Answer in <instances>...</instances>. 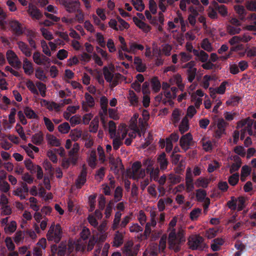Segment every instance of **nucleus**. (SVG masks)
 Returning a JSON list of instances; mask_svg holds the SVG:
<instances>
[{
    "instance_id": "27",
    "label": "nucleus",
    "mask_w": 256,
    "mask_h": 256,
    "mask_svg": "<svg viewBox=\"0 0 256 256\" xmlns=\"http://www.w3.org/2000/svg\"><path fill=\"white\" fill-rule=\"evenodd\" d=\"M217 2L214 1L209 6L208 9V15L212 19H216L218 18Z\"/></svg>"
},
{
    "instance_id": "16",
    "label": "nucleus",
    "mask_w": 256,
    "mask_h": 256,
    "mask_svg": "<svg viewBox=\"0 0 256 256\" xmlns=\"http://www.w3.org/2000/svg\"><path fill=\"white\" fill-rule=\"evenodd\" d=\"M186 190L189 192L193 190L194 186L193 184L192 175L190 168H188L186 170Z\"/></svg>"
},
{
    "instance_id": "8",
    "label": "nucleus",
    "mask_w": 256,
    "mask_h": 256,
    "mask_svg": "<svg viewBox=\"0 0 256 256\" xmlns=\"http://www.w3.org/2000/svg\"><path fill=\"white\" fill-rule=\"evenodd\" d=\"M59 3L64 6L66 11L75 12L80 8V2H73L71 0H58Z\"/></svg>"
},
{
    "instance_id": "35",
    "label": "nucleus",
    "mask_w": 256,
    "mask_h": 256,
    "mask_svg": "<svg viewBox=\"0 0 256 256\" xmlns=\"http://www.w3.org/2000/svg\"><path fill=\"white\" fill-rule=\"evenodd\" d=\"M48 144L53 146H58L60 145V141L56 136L52 134L46 136Z\"/></svg>"
},
{
    "instance_id": "62",
    "label": "nucleus",
    "mask_w": 256,
    "mask_h": 256,
    "mask_svg": "<svg viewBox=\"0 0 256 256\" xmlns=\"http://www.w3.org/2000/svg\"><path fill=\"white\" fill-rule=\"evenodd\" d=\"M26 85L32 93L36 95H38V94L36 86L32 80H28L26 82Z\"/></svg>"
},
{
    "instance_id": "15",
    "label": "nucleus",
    "mask_w": 256,
    "mask_h": 256,
    "mask_svg": "<svg viewBox=\"0 0 256 256\" xmlns=\"http://www.w3.org/2000/svg\"><path fill=\"white\" fill-rule=\"evenodd\" d=\"M192 143V137L190 133L183 136L180 139V146L184 150H186Z\"/></svg>"
},
{
    "instance_id": "34",
    "label": "nucleus",
    "mask_w": 256,
    "mask_h": 256,
    "mask_svg": "<svg viewBox=\"0 0 256 256\" xmlns=\"http://www.w3.org/2000/svg\"><path fill=\"white\" fill-rule=\"evenodd\" d=\"M22 68L25 74L27 75H31L34 72L32 64L26 58L24 59Z\"/></svg>"
},
{
    "instance_id": "43",
    "label": "nucleus",
    "mask_w": 256,
    "mask_h": 256,
    "mask_svg": "<svg viewBox=\"0 0 256 256\" xmlns=\"http://www.w3.org/2000/svg\"><path fill=\"white\" fill-rule=\"evenodd\" d=\"M108 130L110 138H114L116 134V124L112 121L110 120L108 123Z\"/></svg>"
},
{
    "instance_id": "18",
    "label": "nucleus",
    "mask_w": 256,
    "mask_h": 256,
    "mask_svg": "<svg viewBox=\"0 0 256 256\" xmlns=\"http://www.w3.org/2000/svg\"><path fill=\"white\" fill-rule=\"evenodd\" d=\"M126 130L127 131V134L128 133L129 138L132 139H134L136 138L137 134L140 136H141L142 134L140 131V130L138 127V125L136 123L130 124L128 130L126 129Z\"/></svg>"
},
{
    "instance_id": "21",
    "label": "nucleus",
    "mask_w": 256,
    "mask_h": 256,
    "mask_svg": "<svg viewBox=\"0 0 256 256\" xmlns=\"http://www.w3.org/2000/svg\"><path fill=\"white\" fill-rule=\"evenodd\" d=\"M193 54L196 56V60L202 62H206L208 58V54L202 50H194Z\"/></svg>"
},
{
    "instance_id": "2",
    "label": "nucleus",
    "mask_w": 256,
    "mask_h": 256,
    "mask_svg": "<svg viewBox=\"0 0 256 256\" xmlns=\"http://www.w3.org/2000/svg\"><path fill=\"white\" fill-rule=\"evenodd\" d=\"M62 230L59 224L56 225L52 224L46 234V237L49 241H52L55 242H58L62 238Z\"/></svg>"
},
{
    "instance_id": "37",
    "label": "nucleus",
    "mask_w": 256,
    "mask_h": 256,
    "mask_svg": "<svg viewBox=\"0 0 256 256\" xmlns=\"http://www.w3.org/2000/svg\"><path fill=\"white\" fill-rule=\"evenodd\" d=\"M84 98L86 100V104L83 102L82 108L86 110V106L88 107H92L94 105V100L93 97L90 95L88 93L86 92L84 94Z\"/></svg>"
},
{
    "instance_id": "25",
    "label": "nucleus",
    "mask_w": 256,
    "mask_h": 256,
    "mask_svg": "<svg viewBox=\"0 0 256 256\" xmlns=\"http://www.w3.org/2000/svg\"><path fill=\"white\" fill-rule=\"evenodd\" d=\"M170 83L171 85L176 84L179 88L182 90L184 84L182 83V78L180 74H176L170 79Z\"/></svg>"
},
{
    "instance_id": "38",
    "label": "nucleus",
    "mask_w": 256,
    "mask_h": 256,
    "mask_svg": "<svg viewBox=\"0 0 256 256\" xmlns=\"http://www.w3.org/2000/svg\"><path fill=\"white\" fill-rule=\"evenodd\" d=\"M43 140L44 134L41 132L35 134L32 138V142L36 145H40L42 143Z\"/></svg>"
},
{
    "instance_id": "19",
    "label": "nucleus",
    "mask_w": 256,
    "mask_h": 256,
    "mask_svg": "<svg viewBox=\"0 0 256 256\" xmlns=\"http://www.w3.org/2000/svg\"><path fill=\"white\" fill-rule=\"evenodd\" d=\"M28 192V188L26 184H22V188H18L13 191V194L14 196L20 198L21 200H24L26 197V194Z\"/></svg>"
},
{
    "instance_id": "10",
    "label": "nucleus",
    "mask_w": 256,
    "mask_h": 256,
    "mask_svg": "<svg viewBox=\"0 0 256 256\" xmlns=\"http://www.w3.org/2000/svg\"><path fill=\"white\" fill-rule=\"evenodd\" d=\"M32 58L34 62L38 65L46 66L50 62V60L48 57L38 52L34 53Z\"/></svg>"
},
{
    "instance_id": "47",
    "label": "nucleus",
    "mask_w": 256,
    "mask_h": 256,
    "mask_svg": "<svg viewBox=\"0 0 256 256\" xmlns=\"http://www.w3.org/2000/svg\"><path fill=\"white\" fill-rule=\"evenodd\" d=\"M246 199L244 197H240L234 200V204L236 206V209L241 210L244 207Z\"/></svg>"
},
{
    "instance_id": "45",
    "label": "nucleus",
    "mask_w": 256,
    "mask_h": 256,
    "mask_svg": "<svg viewBox=\"0 0 256 256\" xmlns=\"http://www.w3.org/2000/svg\"><path fill=\"white\" fill-rule=\"evenodd\" d=\"M210 182L209 178L200 177L196 180L195 184L196 187L206 188Z\"/></svg>"
},
{
    "instance_id": "55",
    "label": "nucleus",
    "mask_w": 256,
    "mask_h": 256,
    "mask_svg": "<svg viewBox=\"0 0 256 256\" xmlns=\"http://www.w3.org/2000/svg\"><path fill=\"white\" fill-rule=\"evenodd\" d=\"M227 32L230 35H234L239 34L241 31V28L239 26L228 25L226 26Z\"/></svg>"
},
{
    "instance_id": "48",
    "label": "nucleus",
    "mask_w": 256,
    "mask_h": 256,
    "mask_svg": "<svg viewBox=\"0 0 256 256\" xmlns=\"http://www.w3.org/2000/svg\"><path fill=\"white\" fill-rule=\"evenodd\" d=\"M99 118L98 116H95L90 122V130L92 132H96L98 128Z\"/></svg>"
},
{
    "instance_id": "61",
    "label": "nucleus",
    "mask_w": 256,
    "mask_h": 256,
    "mask_svg": "<svg viewBox=\"0 0 256 256\" xmlns=\"http://www.w3.org/2000/svg\"><path fill=\"white\" fill-rule=\"evenodd\" d=\"M202 213V210L199 208H194L190 214V218L192 220H196L200 216Z\"/></svg>"
},
{
    "instance_id": "40",
    "label": "nucleus",
    "mask_w": 256,
    "mask_h": 256,
    "mask_svg": "<svg viewBox=\"0 0 256 256\" xmlns=\"http://www.w3.org/2000/svg\"><path fill=\"white\" fill-rule=\"evenodd\" d=\"M183 178L178 174H170L168 176V180L172 184H175L180 182Z\"/></svg>"
},
{
    "instance_id": "14",
    "label": "nucleus",
    "mask_w": 256,
    "mask_h": 256,
    "mask_svg": "<svg viewBox=\"0 0 256 256\" xmlns=\"http://www.w3.org/2000/svg\"><path fill=\"white\" fill-rule=\"evenodd\" d=\"M40 104L42 106H46L49 110L56 112H60L62 108L60 104H58L54 102H48L44 99L41 100Z\"/></svg>"
},
{
    "instance_id": "54",
    "label": "nucleus",
    "mask_w": 256,
    "mask_h": 256,
    "mask_svg": "<svg viewBox=\"0 0 256 256\" xmlns=\"http://www.w3.org/2000/svg\"><path fill=\"white\" fill-rule=\"evenodd\" d=\"M154 161L149 158L144 160L142 161V164L145 167L147 172L154 167Z\"/></svg>"
},
{
    "instance_id": "17",
    "label": "nucleus",
    "mask_w": 256,
    "mask_h": 256,
    "mask_svg": "<svg viewBox=\"0 0 256 256\" xmlns=\"http://www.w3.org/2000/svg\"><path fill=\"white\" fill-rule=\"evenodd\" d=\"M87 174L86 168L85 164L83 165L80 174L78 176L76 185L77 188H80L86 182V177Z\"/></svg>"
},
{
    "instance_id": "57",
    "label": "nucleus",
    "mask_w": 256,
    "mask_h": 256,
    "mask_svg": "<svg viewBox=\"0 0 256 256\" xmlns=\"http://www.w3.org/2000/svg\"><path fill=\"white\" fill-rule=\"evenodd\" d=\"M131 2L136 10L142 12L144 10V5L142 0H132Z\"/></svg>"
},
{
    "instance_id": "20",
    "label": "nucleus",
    "mask_w": 256,
    "mask_h": 256,
    "mask_svg": "<svg viewBox=\"0 0 256 256\" xmlns=\"http://www.w3.org/2000/svg\"><path fill=\"white\" fill-rule=\"evenodd\" d=\"M158 252V245L152 243L146 250L142 256H156Z\"/></svg>"
},
{
    "instance_id": "52",
    "label": "nucleus",
    "mask_w": 256,
    "mask_h": 256,
    "mask_svg": "<svg viewBox=\"0 0 256 256\" xmlns=\"http://www.w3.org/2000/svg\"><path fill=\"white\" fill-rule=\"evenodd\" d=\"M236 162L233 163L230 166V174H232L238 170L241 166V161L239 157L236 156Z\"/></svg>"
},
{
    "instance_id": "9",
    "label": "nucleus",
    "mask_w": 256,
    "mask_h": 256,
    "mask_svg": "<svg viewBox=\"0 0 256 256\" xmlns=\"http://www.w3.org/2000/svg\"><path fill=\"white\" fill-rule=\"evenodd\" d=\"M70 136L72 140L76 142L80 138L86 139L88 136V133L87 131L83 132L80 128H76L70 131Z\"/></svg>"
},
{
    "instance_id": "26",
    "label": "nucleus",
    "mask_w": 256,
    "mask_h": 256,
    "mask_svg": "<svg viewBox=\"0 0 256 256\" xmlns=\"http://www.w3.org/2000/svg\"><path fill=\"white\" fill-rule=\"evenodd\" d=\"M22 148L25 150L27 154L32 158H34V152H38L39 151L38 148L34 146L31 144H28V145L23 146H22Z\"/></svg>"
},
{
    "instance_id": "33",
    "label": "nucleus",
    "mask_w": 256,
    "mask_h": 256,
    "mask_svg": "<svg viewBox=\"0 0 256 256\" xmlns=\"http://www.w3.org/2000/svg\"><path fill=\"white\" fill-rule=\"evenodd\" d=\"M17 45L22 53L26 56L29 57L31 56V50L26 44L23 42L18 41L17 42Z\"/></svg>"
},
{
    "instance_id": "51",
    "label": "nucleus",
    "mask_w": 256,
    "mask_h": 256,
    "mask_svg": "<svg viewBox=\"0 0 256 256\" xmlns=\"http://www.w3.org/2000/svg\"><path fill=\"white\" fill-rule=\"evenodd\" d=\"M234 9L236 12L239 15L240 18L244 20L246 14V12L244 6L240 5H237L234 6Z\"/></svg>"
},
{
    "instance_id": "6",
    "label": "nucleus",
    "mask_w": 256,
    "mask_h": 256,
    "mask_svg": "<svg viewBox=\"0 0 256 256\" xmlns=\"http://www.w3.org/2000/svg\"><path fill=\"white\" fill-rule=\"evenodd\" d=\"M226 123L222 118L218 119L216 124L214 122L212 124L211 127H214V136L216 138H220L225 131Z\"/></svg>"
},
{
    "instance_id": "22",
    "label": "nucleus",
    "mask_w": 256,
    "mask_h": 256,
    "mask_svg": "<svg viewBox=\"0 0 256 256\" xmlns=\"http://www.w3.org/2000/svg\"><path fill=\"white\" fill-rule=\"evenodd\" d=\"M12 30L17 35L23 32V28L22 24L17 20H12L9 22Z\"/></svg>"
},
{
    "instance_id": "29",
    "label": "nucleus",
    "mask_w": 256,
    "mask_h": 256,
    "mask_svg": "<svg viewBox=\"0 0 256 256\" xmlns=\"http://www.w3.org/2000/svg\"><path fill=\"white\" fill-rule=\"evenodd\" d=\"M145 113L146 114H144V112L142 118H138V126L139 129H140V131L142 133V134H144V132L146 126L148 124L147 121L148 119V116L147 114V112H145Z\"/></svg>"
},
{
    "instance_id": "44",
    "label": "nucleus",
    "mask_w": 256,
    "mask_h": 256,
    "mask_svg": "<svg viewBox=\"0 0 256 256\" xmlns=\"http://www.w3.org/2000/svg\"><path fill=\"white\" fill-rule=\"evenodd\" d=\"M189 128L188 120L186 116H184L179 126V130L181 134L186 132Z\"/></svg>"
},
{
    "instance_id": "3",
    "label": "nucleus",
    "mask_w": 256,
    "mask_h": 256,
    "mask_svg": "<svg viewBox=\"0 0 256 256\" xmlns=\"http://www.w3.org/2000/svg\"><path fill=\"white\" fill-rule=\"evenodd\" d=\"M128 176L130 178L136 180L142 179L145 177L146 170L142 168L140 162L137 161L132 164Z\"/></svg>"
},
{
    "instance_id": "56",
    "label": "nucleus",
    "mask_w": 256,
    "mask_h": 256,
    "mask_svg": "<svg viewBox=\"0 0 256 256\" xmlns=\"http://www.w3.org/2000/svg\"><path fill=\"white\" fill-rule=\"evenodd\" d=\"M117 20H118V30H123L124 29L128 28L130 26L128 22L120 16L117 17Z\"/></svg>"
},
{
    "instance_id": "58",
    "label": "nucleus",
    "mask_w": 256,
    "mask_h": 256,
    "mask_svg": "<svg viewBox=\"0 0 256 256\" xmlns=\"http://www.w3.org/2000/svg\"><path fill=\"white\" fill-rule=\"evenodd\" d=\"M58 151V149L55 148L54 150H49L47 152V156L54 163H56L58 162L56 152Z\"/></svg>"
},
{
    "instance_id": "13",
    "label": "nucleus",
    "mask_w": 256,
    "mask_h": 256,
    "mask_svg": "<svg viewBox=\"0 0 256 256\" xmlns=\"http://www.w3.org/2000/svg\"><path fill=\"white\" fill-rule=\"evenodd\" d=\"M204 92L200 89L196 90L195 92L192 94L191 100L196 108H198L202 104V97L204 96Z\"/></svg>"
},
{
    "instance_id": "64",
    "label": "nucleus",
    "mask_w": 256,
    "mask_h": 256,
    "mask_svg": "<svg viewBox=\"0 0 256 256\" xmlns=\"http://www.w3.org/2000/svg\"><path fill=\"white\" fill-rule=\"evenodd\" d=\"M16 222L15 221H12L4 228V230L6 233L11 234L16 230Z\"/></svg>"
},
{
    "instance_id": "42",
    "label": "nucleus",
    "mask_w": 256,
    "mask_h": 256,
    "mask_svg": "<svg viewBox=\"0 0 256 256\" xmlns=\"http://www.w3.org/2000/svg\"><path fill=\"white\" fill-rule=\"evenodd\" d=\"M178 89L176 87H172L170 89L164 91V94L168 99H174L176 96Z\"/></svg>"
},
{
    "instance_id": "39",
    "label": "nucleus",
    "mask_w": 256,
    "mask_h": 256,
    "mask_svg": "<svg viewBox=\"0 0 256 256\" xmlns=\"http://www.w3.org/2000/svg\"><path fill=\"white\" fill-rule=\"evenodd\" d=\"M28 12L34 18L38 20L40 18L41 14L40 12L33 5H29Z\"/></svg>"
},
{
    "instance_id": "46",
    "label": "nucleus",
    "mask_w": 256,
    "mask_h": 256,
    "mask_svg": "<svg viewBox=\"0 0 256 256\" xmlns=\"http://www.w3.org/2000/svg\"><path fill=\"white\" fill-rule=\"evenodd\" d=\"M123 243V236L122 233L116 232L113 241V246L116 247L120 246Z\"/></svg>"
},
{
    "instance_id": "41",
    "label": "nucleus",
    "mask_w": 256,
    "mask_h": 256,
    "mask_svg": "<svg viewBox=\"0 0 256 256\" xmlns=\"http://www.w3.org/2000/svg\"><path fill=\"white\" fill-rule=\"evenodd\" d=\"M94 24L98 26V28L101 30H105L106 26L104 22H102V20L99 18L96 14H93L91 16Z\"/></svg>"
},
{
    "instance_id": "11",
    "label": "nucleus",
    "mask_w": 256,
    "mask_h": 256,
    "mask_svg": "<svg viewBox=\"0 0 256 256\" xmlns=\"http://www.w3.org/2000/svg\"><path fill=\"white\" fill-rule=\"evenodd\" d=\"M6 59L9 64L13 67H18L20 62L16 54L12 50H9L6 53Z\"/></svg>"
},
{
    "instance_id": "23",
    "label": "nucleus",
    "mask_w": 256,
    "mask_h": 256,
    "mask_svg": "<svg viewBox=\"0 0 256 256\" xmlns=\"http://www.w3.org/2000/svg\"><path fill=\"white\" fill-rule=\"evenodd\" d=\"M182 114V110L180 109L175 108L173 110L172 114L171 120L176 126L178 125Z\"/></svg>"
},
{
    "instance_id": "50",
    "label": "nucleus",
    "mask_w": 256,
    "mask_h": 256,
    "mask_svg": "<svg viewBox=\"0 0 256 256\" xmlns=\"http://www.w3.org/2000/svg\"><path fill=\"white\" fill-rule=\"evenodd\" d=\"M201 48L208 52H210L213 50V48L211 43L208 38H204L200 44Z\"/></svg>"
},
{
    "instance_id": "31",
    "label": "nucleus",
    "mask_w": 256,
    "mask_h": 256,
    "mask_svg": "<svg viewBox=\"0 0 256 256\" xmlns=\"http://www.w3.org/2000/svg\"><path fill=\"white\" fill-rule=\"evenodd\" d=\"M133 20L136 26L145 32H148L150 30V27L140 20L138 18L134 17Z\"/></svg>"
},
{
    "instance_id": "60",
    "label": "nucleus",
    "mask_w": 256,
    "mask_h": 256,
    "mask_svg": "<svg viewBox=\"0 0 256 256\" xmlns=\"http://www.w3.org/2000/svg\"><path fill=\"white\" fill-rule=\"evenodd\" d=\"M34 177L28 172L24 174L22 176V180L24 182V184H32L34 181Z\"/></svg>"
},
{
    "instance_id": "7",
    "label": "nucleus",
    "mask_w": 256,
    "mask_h": 256,
    "mask_svg": "<svg viewBox=\"0 0 256 256\" xmlns=\"http://www.w3.org/2000/svg\"><path fill=\"white\" fill-rule=\"evenodd\" d=\"M80 150V146L77 142H75L72 146V148L70 150L68 154V159L70 161L72 166H74L76 164L80 156L78 154Z\"/></svg>"
},
{
    "instance_id": "24",
    "label": "nucleus",
    "mask_w": 256,
    "mask_h": 256,
    "mask_svg": "<svg viewBox=\"0 0 256 256\" xmlns=\"http://www.w3.org/2000/svg\"><path fill=\"white\" fill-rule=\"evenodd\" d=\"M87 162L88 166L92 168H94L96 165V152L94 150H91L89 151L88 158Z\"/></svg>"
},
{
    "instance_id": "53",
    "label": "nucleus",
    "mask_w": 256,
    "mask_h": 256,
    "mask_svg": "<svg viewBox=\"0 0 256 256\" xmlns=\"http://www.w3.org/2000/svg\"><path fill=\"white\" fill-rule=\"evenodd\" d=\"M70 127L68 122H64L60 124L58 126V130L60 132L63 134H68L70 130Z\"/></svg>"
},
{
    "instance_id": "30",
    "label": "nucleus",
    "mask_w": 256,
    "mask_h": 256,
    "mask_svg": "<svg viewBox=\"0 0 256 256\" xmlns=\"http://www.w3.org/2000/svg\"><path fill=\"white\" fill-rule=\"evenodd\" d=\"M172 49V45L167 43L163 44L160 48V54L166 56H170L171 54Z\"/></svg>"
},
{
    "instance_id": "49",
    "label": "nucleus",
    "mask_w": 256,
    "mask_h": 256,
    "mask_svg": "<svg viewBox=\"0 0 256 256\" xmlns=\"http://www.w3.org/2000/svg\"><path fill=\"white\" fill-rule=\"evenodd\" d=\"M122 216V213L120 212H117L114 215V218L113 221V224L112 226V230H116L120 226V222Z\"/></svg>"
},
{
    "instance_id": "1",
    "label": "nucleus",
    "mask_w": 256,
    "mask_h": 256,
    "mask_svg": "<svg viewBox=\"0 0 256 256\" xmlns=\"http://www.w3.org/2000/svg\"><path fill=\"white\" fill-rule=\"evenodd\" d=\"M185 234V228L182 226H180L177 230L174 229L170 231L168 238L170 248L175 252L178 251L180 244L186 240Z\"/></svg>"
},
{
    "instance_id": "12",
    "label": "nucleus",
    "mask_w": 256,
    "mask_h": 256,
    "mask_svg": "<svg viewBox=\"0 0 256 256\" xmlns=\"http://www.w3.org/2000/svg\"><path fill=\"white\" fill-rule=\"evenodd\" d=\"M195 62L194 61H190L186 64L184 68H188L187 75L188 80L189 82H192L195 78L196 68L194 67Z\"/></svg>"
},
{
    "instance_id": "63",
    "label": "nucleus",
    "mask_w": 256,
    "mask_h": 256,
    "mask_svg": "<svg viewBox=\"0 0 256 256\" xmlns=\"http://www.w3.org/2000/svg\"><path fill=\"white\" fill-rule=\"evenodd\" d=\"M206 191L198 189L196 190V198L199 202H203L206 199Z\"/></svg>"
},
{
    "instance_id": "59",
    "label": "nucleus",
    "mask_w": 256,
    "mask_h": 256,
    "mask_svg": "<svg viewBox=\"0 0 256 256\" xmlns=\"http://www.w3.org/2000/svg\"><path fill=\"white\" fill-rule=\"evenodd\" d=\"M151 84L152 90L156 92H158L160 89V84L157 78H154L152 79Z\"/></svg>"
},
{
    "instance_id": "32",
    "label": "nucleus",
    "mask_w": 256,
    "mask_h": 256,
    "mask_svg": "<svg viewBox=\"0 0 256 256\" xmlns=\"http://www.w3.org/2000/svg\"><path fill=\"white\" fill-rule=\"evenodd\" d=\"M129 48L127 52L135 54L138 50H142L144 49V46L140 44H138L136 42H130L128 44Z\"/></svg>"
},
{
    "instance_id": "36",
    "label": "nucleus",
    "mask_w": 256,
    "mask_h": 256,
    "mask_svg": "<svg viewBox=\"0 0 256 256\" xmlns=\"http://www.w3.org/2000/svg\"><path fill=\"white\" fill-rule=\"evenodd\" d=\"M134 64L136 66V70L139 72H144L146 69L145 64L142 62V60L138 57L136 56L134 58Z\"/></svg>"
},
{
    "instance_id": "28",
    "label": "nucleus",
    "mask_w": 256,
    "mask_h": 256,
    "mask_svg": "<svg viewBox=\"0 0 256 256\" xmlns=\"http://www.w3.org/2000/svg\"><path fill=\"white\" fill-rule=\"evenodd\" d=\"M157 162L159 164L161 170L167 168L168 162L164 152L160 154L157 158Z\"/></svg>"
},
{
    "instance_id": "5",
    "label": "nucleus",
    "mask_w": 256,
    "mask_h": 256,
    "mask_svg": "<svg viewBox=\"0 0 256 256\" xmlns=\"http://www.w3.org/2000/svg\"><path fill=\"white\" fill-rule=\"evenodd\" d=\"M188 244L192 250H202L205 247L203 238L198 235H192L188 239Z\"/></svg>"
},
{
    "instance_id": "4",
    "label": "nucleus",
    "mask_w": 256,
    "mask_h": 256,
    "mask_svg": "<svg viewBox=\"0 0 256 256\" xmlns=\"http://www.w3.org/2000/svg\"><path fill=\"white\" fill-rule=\"evenodd\" d=\"M127 134V131L126 130V124H120L118 126L117 135L112 138V146L114 149L118 150L122 144V140Z\"/></svg>"
}]
</instances>
